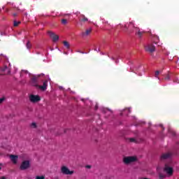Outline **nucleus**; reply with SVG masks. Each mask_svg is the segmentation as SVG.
Returning a JSON list of instances; mask_svg holds the SVG:
<instances>
[{"mask_svg":"<svg viewBox=\"0 0 179 179\" xmlns=\"http://www.w3.org/2000/svg\"><path fill=\"white\" fill-rule=\"evenodd\" d=\"M40 76H41V74L32 75L30 76V83L32 86H35V87H38V79Z\"/></svg>","mask_w":179,"mask_h":179,"instance_id":"nucleus-1","label":"nucleus"},{"mask_svg":"<svg viewBox=\"0 0 179 179\" xmlns=\"http://www.w3.org/2000/svg\"><path fill=\"white\" fill-rule=\"evenodd\" d=\"M135 162H138V157L136 156H129L123 158V163L125 164H131V163H135Z\"/></svg>","mask_w":179,"mask_h":179,"instance_id":"nucleus-2","label":"nucleus"},{"mask_svg":"<svg viewBox=\"0 0 179 179\" xmlns=\"http://www.w3.org/2000/svg\"><path fill=\"white\" fill-rule=\"evenodd\" d=\"M145 50L146 52L152 54L156 51V47L152 43H149L145 46Z\"/></svg>","mask_w":179,"mask_h":179,"instance_id":"nucleus-3","label":"nucleus"},{"mask_svg":"<svg viewBox=\"0 0 179 179\" xmlns=\"http://www.w3.org/2000/svg\"><path fill=\"white\" fill-rule=\"evenodd\" d=\"M61 172L65 176H72L74 173L73 171H70L69 169L65 166H62Z\"/></svg>","mask_w":179,"mask_h":179,"instance_id":"nucleus-4","label":"nucleus"},{"mask_svg":"<svg viewBox=\"0 0 179 179\" xmlns=\"http://www.w3.org/2000/svg\"><path fill=\"white\" fill-rule=\"evenodd\" d=\"M20 170H27V169H30V161L24 160L21 163L20 166Z\"/></svg>","mask_w":179,"mask_h":179,"instance_id":"nucleus-5","label":"nucleus"},{"mask_svg":"<svg viewBox=\"0 0 179 179\" xmlns=\"http://www.w3.org/2000/svg\"><path fill=\"white\" fill-rule=\"evenodd\" d=\"M29 100L31 103H38L41 100V98L38 95L31 94L29 96Z\"/></svg>","mask_w":179,"mask_h":179,"instance_id":"nucleus-6","label":"nucleus"},{"mask_svg":"<svg viewBox=\"0 0 179 179\" xmlns=\"http://www.w3.org/2000/svg\"><path fill=\"white\" fill-rule=\"evenodd\" d=\"M48 34L50 36V37L51 38H52V41L54 43H55L56 41H58V40H59V36L51 31H48Z\"/></svg>","mask_w":179,"mask_h":179,"instance_id":"nucleus-7","label":"nucleus"},{"mask_svg":"<svg viewBox=\"0 0 179 179\" xmlns=\"http://www.w3.org/2000/svg\"><path fill=\"white\" fill-rule=\"evenodd\" d=\"M164 171L166 172L168 176H173V173L174 172L172 167H169L167 164H165V167L164 169Z\"/></svg>","mask_w":179,"mask_h":179,"instance_id":"nucleus-8","label":"nucleus"},{"mask_svg":"<svg viewBox=\"0 0 179 179\" xmlns=\"http://www.w3.org/2000/svg\"><path fill=\"white\" fill-rule=\"evenodd\" d=\"M48 87V80H45L43 82V85H38V87L41 89L43 92H45L47 90V87Z\"/></svg>","mask_w":179,"mask_h":179,"instance_id":"nucleus-9","label":"nucleus"},{"mask_svg":"<svg viewBox=\"0 0 179 179\" xmlns=\"http://www.w3.org/2000/svg\"><path fill=\"white\" fill-rule=\"evenodd\" d=\"M170 157H171V153H164L161 155V160H167V159H170Z\"/></svg>","mask_w":179,"mask_h":179,"instance_id":"nucleus-10","label":"nucleus"},{"mask_svg":"<svg viewBox=\"0 0 179 179\" xmlns=\"http://www.w3.org/2000/svg\"><path fill=\"white\" fill-rule=\"evenodd\" d=\"M18 157H17V155H10V158L11 159V162H13V163L14 164H16L17 163Z\"/></svg>","mask_w":179,"mask_h":179,"instance_id":"nucleus-11","label":"nucleus"},{"mask_svg":"<svg viewBox=\"0 0 179 179\" xmlns=\"http://www.w3.org/2000/svg\"><path fill=\"white\" fill-rule=\"evenodd\" d=\"M136 34H137V36H138L139 38H141L142 37V36H143V31H141L139 30V28L136 27Z\"/></svg>","mask_w":179,"mask_h":179,"instance_id":"nucleus-12","label":"nucleus"},{"mask_svg":"<svg viewBox=\"0 0 179 179\" xmlns=\"http://www.w3.org/2000/svg\"><path fill=\"white\" fill-rule=\"evenodd\" d=\"M90 33H92V29H87L85 32H83V36H89Z\"/></svg>","mask_w":179,"mask_h":179,"instance_id":"nucleus-13","label":"nucleus"},{"mask_svg":"<svg viewBox=\"0 0 179 179\" xmlns=\"http://www.w3.org/2000/svg\"><path fill=\"white\" fill-rule=\"evenodd\" d=\"M81 17L80 22H87V20H89L84 15H82Z\"/></svg>","mask_w":179,"mask_h":179,"instance_id":"nucleus-14","label":"nucleus"},{"mask_svg":"<svg viewBox=\"0 0 179 179\" xmlns=\"http://www.w3.org/2000/svg\"><path fill=\"white\" fill-rule=\"evenodd\" d=\"M26 47L27 48V50H30V48H31V43H30V41H28L27 44H26Z\"/></svg>","mask_w":179,"mask_h":179,"instance_id":"nucleus-15","label":"nucleus"},{"mask_svg":"<svg viewBox=\"0 0 179 179\" xmlns=\"http://www.w3.org/2000/svg\"><path fill=\"white\" fill-rule=\"evenodd\" d=\"M63 44L64 45V47H66L67 48H69L70 45H69V42L66 41H64L63 42Z\"/></svg>","mask_w":179,"mask_h":179,"instance_id":"nucleus-16","label":"nucleus"},{"mask_svg":"<svg viewBox=\"0 0 179 179\" xmlns=\"http://www.w3.org/2000/svg\"><path fill=\"white\" fill-rule=\"evenodd\" d=\"M68 24V20L66 19H62V24Z\"/></svg>","mask_w":179,"mask_h":179,"instance_id":"nucleus-17","label":"nucleus"},{"mask_svg":"<svg viewBox=\"0 0 179 179\" xmlns=\"http://www.w3.org/2000/svg\"><path fill=\"white\" fill-rule=\"evenodd\" d=\"M19 24H20V22L14 21L13 26L15 27H17V26H19Z\"/></svg>","mask_w":179,"mask_h":179,"instance_id":"nucleus-18","label":"nucleus"},{"mask_svg":"<svg viewBox=\"0 0 179 179\" xmlns=\"http://www.w3.org/2000/svg\"><path fill=\"white\" fill-rule=\"evenodd\" d=\"M35 179H45V176H36V178Z\"/></svg>","mask_w":179,"mask_h":179,"instance_id":"nucleus-19","label":"nucleus"},{"mask_svg":"<svg viewBox=\"0 0 179 179\" xmlns=\"http://www.w3.org/2000/svg\"><path fill=\"white\" fill-rule=\"evenodd\" d=\"M159 179H164L166 178V175H163V173H159Z\"/></svg>","mask_w":179,"mask_h":179,"instance_id":"nucleus-20","label":"nucleus"},{"mask_svg":"<svg viewBox=\"0 0 179 179\" xmlns=\"http://www.w3.org/2000/svg\"><path fill=\"white\" fill-rule=\"evenodd\" d=\"M159 75H160V71H156L155 74V78H159Z\"/></svg>","mask_w":179,"mask_h":179,"instance_id":"nucleus-21","label":"nucleus"},{"mask_svg":"<svg viewBox=\"0 0 179 179\" xmlns=\"http://www.w3.org/2000/svg\"><path fill=\"white\" fill-rule=\"evenodd\" d=\"M31 128H37V124H36V122H33L31 124Z\"/></svg>","mask_w":179,"mask_h":179,"instance_id":"nucleus-22","label":"nucleus"},{"mask_svg":"<svg viewBox=\"0 0 179 179\" xmlns=\"http://www.w3.org/2000/svg\"><path fill=\"white\" fill-rule=\"evenodd\" d=\"M165 80H170V75L167 74V75L165 76Z\"/></svg>","mask_w":179,"mask_h":179,"instance_id":"nucleus-23","label":"nucleus"},{"mask_svg":"<svg viewBox=\"0 0 179 179\" xmlns=\"http://www.w3.org/2000/svg\"><path fill=\"white\" fill-rule=\"evenodd\" d=\"M129 27H135V25H134V23L132 22H129Z\"/></svg>","mask_w":179,"mask_h":179,"instance_id":"nucleus-24","label":"nucleus"},{"mask_svg":"<svg viewBox=\"0 0 179 179\" xmlns=\"http://www.w3.org/2000/svg\"><path fill=\"white\" fill-rule=\"evenodd\" d=\"M4 101H5V98H1L0 99V104H2V103H3Z\"/></svg>","mask_w":179,"mask_h":179,"instance_id":"nucleus-25","label":"nucleus"},{"mask_svg":"<svg viewBox=\"0 0 179 179\" xmlns=\"http://www.w3.org/2000/svg\"><path fill=\"white\" fill-rule=\"evenodd\" d=\"M129 142H136V141L135 140V138H129Z\"/></svg>","mask_w":179,"mask_h":179,"instance_id":"nucleus-26","label":"nucleus"},{"mask_svg":"<svg viewBox=\"0 0 179 179\" xmlns=\"http://www.w3.org/2000/svg\"><path fill=\"white\" fill-rule=\"evenodd\" d=\"M85 168H86V169H92V166H90V165H86V166H85Z\"/></svg>","mask_w":179,"mask_h":179,"instance_id":"nucleus-27","label":"nucleus"},{"mask_svg":"<svg viewBox=\"0 0 179 179\" xmlns=\"http://www.w3.org/2000/svg\"><path fill=\"white\" fill-rule=\"evenodd\" d=\"M1 36H5V33L4 32H1Z\"/></svg>","mask_w":179,"mask_h":179,"instance_id":"nucleus-28","label":"nucleus"},{"mask_svg":"<svg viewBox=\"0 0 179 179\" xmlns=\"http://www.w3.org/2000/svg\"><path fill=\"white\" fill-rule=\"evenodd\" d=\"M6 69H8V66H5L3 71H6Z\"/></svg>","mask_w":179,"mask_h":179,"instance_id":"nucleus-29","label":"nucleus"},{"mask_svg":"<svg viewBox=\"0 0 179 179\" xmlns=\"http://www.w3.org/2000/svg\"><path fill=\"white\" fill-rule=\"evenodd\" d=\"M97 108H99V106L96 105L95 109L97 110Z\"/></svg>","mask_w":179,"mask_h":179,"instance_id":"nucleus-30","label":"nucleus"},{"mask_svg":"<svg viewBox=\"0 0 179 179\" xmlns=\"http://www.w3.org/2000/svg\"><path fill=\"white\" fill-rule=\"evenodd\" d=\"M0 179H6V178L5 176H3Z\"/></svg>","mask_w":179,"mask_h":179,"instance_id":"nucleus-31","label":"nucleus"},{"mask_svg":"<svg viewBox=\"0 0 179 179\" xmlns=\"http://www.w3.org/2000/svg\"><path fill=\"white\" fill-rule=\"evenodd\" d=\"M126 30H128V27H127V25L124 26Z\"/></svg>","mask_w":179,"mask_h":179,"instance_id":"nucleus-32","label":"nucleus"},{"mask_svg":"<svg viewBox=\"0 0 179 179\" xmlns=\"http://www.w3.org/2000/svg\"><path fill=\"white\" fill-rule=\"evenodd\" d=\"M172 134H173V136L176 135V132L172 131Z\"/></svg>","mask_w":179,"mask_h":179,"instance_id":"nucleus-33","label":"nucleus"},{"mask_svg":"<svg viewBox=\"0 0 179 179\" xmlns=\"http://www.w3.org/2000/svg\"><path fill=\"white\" fill-rule=\"evenodd\" d=\"M129 113H131V109H128Z\"/></svg>","mask_w":179,"mask_h":179,"instance_id":"nucleus-34","label":"nucleus"},{"mask_svg":"<svg viewBox=\"0 0 179 179\" xmlns=\"http://www.w3.org/2000/svg\"><path fill=\"white\" fill-rule=\"evenodd\" d=\"M94 51H97V48H94Z\"/></svg>","mask_w":179,"mask_h":179,"instance_id":"nucleus-35","label":"nucleus"},{"mask_svg":"<svg viewBox=\"0 0 179 179\" xmlns=\"http://www.w3.org/2000/svg\"><path fill=\"white\" fill-rule=\"evenodd\" d=\"M66 131H68V129L64 130V132H66Z\"/></svg>","mask_w":179,"mask_h":179,"instance_id":"nucleus-36","label":"nucleus"},{"mask_svg":"<svg viewBox=\"0 0 179 179\" xmlns=\"http://www.w3.org/2000/svg\"><path fill=\"white\" fill-rule=\"evenodd\" d=\"M176 83H179V81H176Z\"/></svg>","mask_w":179,"mask_h":179,"instance_id":"nucleus-37","label":"nucleus"},{"mask_svg":"<svg viewBox=\"0 0 179 179\" xmlns=\"http://www.w3.org/2000/svg\"><path fill=\"white\" fill-rule=\"evenodd\" d=\"M169 132H171V130H169Z\"/></svg>","mask_w":179,"mask_h":179,"instance_id":"nucleus-38","label":"nucleus"},{"mask_svg":"<svg viewBox=\"0 0 179 179\" xmlns=\"http://www.w3.org/2000/svg\"><path fill=\"white\" fill-rule=\"evenodd\" d=\"M14 16H16V14H14Z\"/></svg>","mask_w":179,"mask_h":179,"instance_id":"nucleus-39","label":"nucleus"},{"mask_svg":"<svg viewBox=\"0 0 179 179\" xmlns=\"http://www.w3.org/2000/svg\"><path fill=\"white\" fill-rule=\"evenodd\" d=\"M98 51H100V49H99Z\"/></svg>","mask_w":179,"mask_h":179,"instance_id":"nucleus-40","label":"nucleus"},{"mask_svg":"<svg viewBox=\"0 0 179 179\" xmlns=\"http://www.w3.org/2000/svg\"><path fill=\"white\" fill-rule=\"evenodd\" d=\"M2 168L1 167H0V170Z\"/></svg>","mask_w":179,"mask_h":179,"instance_id":"nucleus-41","label":"nucleus"},{"mask_svg":"<svg viewBox=\"0 0 179 179\" xmlns=\"http://www.w3.org/2000/svg\"><path fill=\"white\" fill-rule=\"evenodd\" d=\"M0 166H2V164H0Z\"/></svg>","mask_w":179,"mask_h":179,"instance_id":"nucleus-42","label":"nucleus"},{"mask_svg":"<svg viewBox=\"0 0 179 179\" xmlns=\"http://www.w3.org/2000/svg\"><path fill=\"white\" fill-rule=\"evenodd\" d=\"M0 12H1V8H0Z\"/></svg>","mask_w":179,"mask_h":179,"instance_id":"nucleus-43","label":"nucleus"}]
</instances>
